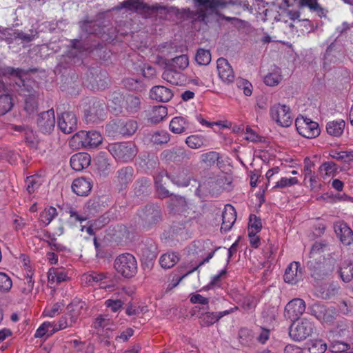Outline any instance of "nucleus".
<instances>
[{"label":"nucleus","instance_id":"6e6552de","mask_svg":"<svg viewBox=\"0 0 353 353\" xmlns=\"http://www.w3.org/2000/svg\"><path fill=\"white\" fill-rule=\"evenodd\" d=\"M271 118L281 127H289L292 123V117L290 108L279 103L271 107L270 110Z\"/></svg>","mask_w":353,"mask_h":353},{"label":"nucleus","instance_id":"e433bc0d","mask_svg":"<svg viewBox=\"0 0 353 353\" xmlns=\"http://www.w3.org/2000/svg\"><path fill=\"white\" fill-rule=\"evenodd\" d=\"M6 72L16 78L14 81L17 88L21 89V90H28V91H30L28 88H26V82L22 78V75L25 74V72L23 70L19 68L14 69L13 68L8 67L6 68Z\"/></svg>","mask_w":353,"mask_h":353},{"label":"nucleus","instance_id":"680f3d73","mask_svg":"<svg viewBox=\"0 0 353 353\" xmlns=\"http://www.w3.org/2000/svg\"><path fill=\"white\" fill-rule=\"evenodd\" d=\"M236 85L243 90L245 96H250L252 93V85L246 79L239 78L236 79Z\"/></svg>","mask_w":353,"mask_h":353},{"label":"nucleus","instance_id":"a878e982","mask_svg":"<svg viewBox=\"0 0 353 353\" xmlns=\"http://www.w3.org/2000/svg\"><path fill=\"white\" fill-rule=\"evenodd\" d=\"M230 313V310H225L219 312H207L203 313L199 317L200 324L203 327H209L217 322L223 316L229 314Z\"/></svg>","mask_w":353,"mask_h":353},{"label":"nucleus","instance_id":"58836bf2","mask_svg":"<svg viewBox=\"0 0 353 353\" xmlns=\"http://www.w3.org/2000/svg\"><path fill=\"white\" fill-rule=\"evenodd\" d=\"M168 115V109L163 105L154 106L150 113V120L152 123H159Z\"/></svg>","mask_w":353,"mask_h":353},{"label":"nucleus","instance_id":"dca6fc26","mask_svg":"<svg viewBox=\"0 0 353 353\" xmlns=\"http://www.w3.org/2000/svg\"><path fill=\"white\" fill-rule=\"evenodd\" d=\"M216 68L220 79L225 83H232L234 79V71L225 58H219L216 61Z\"/></svg>","mask_w":353,"mask_h":353},{"label":"nucleus","instance_id":"c756f323","mask_svg":"<svg viewBox=\"0 0 353 353\" xmlns=\"http://www.w3.org/2000/svg\"><path fill=\"white\" fill-rule=\"evenodd\" d=\"M166 68H172L177 71L185 70L189 65V59L187 55L182 54L173 59L167 60Z\"/></svg>","mask_w":353,"mask_h":353},{"label":"nucleus","instance_id":"bb28decb","mask_svg":"<svg viewBox=\"0 0 353 353\" xmlns=\"http://www.w3.org/2000/svg\"><path fill=\"white\" fill-rule=\"evenodd\" d=\"M72 189L79 196H86L90 192L92 185L90 181L85 178H77L72 182Z\"/></svg>","mask_w":353,"mask_h":353},{"label":"nucleus","instance_id":"13d9d810","mask_svg":"<svg viewBox=\"0 0 353 353\" xmlns=\"http://www.w3.org/2000/svg\"><path fill=\"white\" fill-rule=\"evenodd\" d=\"M332 158L339 161H343L344 162H351L353 161V152H333L330 154Z\"/></svg>","mask_w":353,"mask_h":353},{"label":"nucleus","instance_id":"473e14b6","mask_svg":"<svg viewBox=\"0 0 353 353\" xmlns=\"http://www.w3.org/2000/svg\"><path fill=\"white\" fill-rule=\"evenodd\" d=\"M345 123L343 120L332 121L326 124V131L332 137H339L342 135Z\"/></svg>","mask_w":353,"mask_h":353},{"label":"nucleus","instance_id":"e2e57ef3","mask_svg":"<svg viewBox=\"0 0 353 353\" xmlns=\"http://www.w3.org/2000/svg\"><path fill=\"white\" fill-rule=\"evenodd\" d=\"M281 81L279 72H270L264 77V83L268 86H275Z\"/></svg>","mask_w":353,"mask_h":353},{"label":"nucleus","instance_id":"a19ab883","mask_svg":"<svg viewBox=\"0 0 353 353\" xmlns=\"http://www.w3.org/2000/svg\"><path fill=\"white\" fill-rule=\"evenodd\" d=\"M179 260V256L174 252L163 254L159 260L161 266L164 269L172 268Z\"/></svg>","mask_w":353,"mask_h":353},{"label":"nucleus","instance_id":"6e6d98bb","mask_svg":"<svg viewBox=\"0 0 353 353\" xmlns=\"http://www.w3.org/2000/svg\"><path fill=\"white\" fill-rule=\"evenodd\" d=\"M95 161L98 171L102 174H107L110 166L108 160L103 156H99Z\"/></svg>","mask_w":353,"mask_h":353},{"label":"nucleus","instance_id":"f03ea898","mask_svg":"<svg viewBox=\"0 0 353 353\" xmlns=\"http://www.w3.org/2000/svg\"><path fill=\"white\" fill-rule=\"evenodd\" d=\"M108 150L117 161L123 163L131 161L137 154L135 144L129 141L109 144Z\"/></svg>","mask_w":353,"mask_h":353},{"label":"nucleus","instance_id":"774afa93","mask_svg":"<svg viewBox=\"0 0 353 353\" xmlns=\"http://www.w3.org/2000/svg\"><path fill=\"white\" fill-rule=\"evenodd\" d=\"M337 169L338 168L336 164L332 161L325 162L320 167V170L321 172L325 171V174L328 176L336 173Z\"/></svg>","mask_w":353,"mask_h":353},{"label":"nucleus","instance_id":"f257e3e1","mask_svg":"<svg viewBox=\"0 0 353 353\" xmlns=\"http://www.w3.org/2000/svg\"><path fill=\"white\" fill-rule=\"evenodd\" d=\"M138 129V123L135 120L129 119H117L110 121L105 126V131L110 137H130Z\"/></svg>","mask_w":353,"mask_h":353},{"label":"nucleus","instance_id":"6ab92c4d","mask_svg":"<svg viewBox=\"0 0 353 353\" xmlns=\"http://www.w3.org/2000/svg\"><path fill=\"white\" fill-rule=\"evenodd\" d=\"M334 231L341 241L346 245L353 243V231L345 222H339L334 225Z\"/></svg>","mask_w":353,"mask_h":353},{"label":"nucleus","instance_id":"9b49d317","mask_svg":"<svg viewBox=\"0 0 353 353\" xmlns=\"http://www.w3.org/2000/svg\"><path fill=\"white\" fill-rule=\"evenodd\" d=\"M305 310V303L303 299H294L285 306L284 316L291 321L298 320Z\"/></svg>","mask_w":353,"mask_h":353},{"label":"nucleus","instance_id":"7c9ffc66","mask_svg":"<svg viewBox=\"0 0 353 353\" xmlns=\"http://www.w3.org/2000/svg\"><path fill=\"white\" fill-rule=\"evenodd\" d=\"M162 78L172 85H181L184 81V76L176 70L168 68L162 74Z\"/></svg>","mask_w":353,"mask_h":353},{"label":"nucleus","instance_id":"9d476101","mask_svg":"<svg viewBox=\"0 0 353 353\" xmlns=\"http://www.w3.org/2000/svg\"><path fill=\"white\" fill-rule=\"evenodd\" d=\"M148 6L149 4L145 3L143 0H125L120 2L115 7V10L125 9L127 11L136 12L143 19H146Z\"/></svg>","mask_w":353,"mask_h":353},{"label":"nucleus","instance_id":"603ef678","mask_svg":"<svg viewBox=\"0 0 353 353\" xmlns=\"http://www.w3.org/2000/svg\"><path fill=\"white\" fill-rule=\"evenodd\" d=\"M195 60L199 65H207L211 61V54L209 50L200 48L197 50Z\"/></svg>","mask_w":353,"mask_h":353},{"label":"nucleus","instance_id":"c03bdc74","mask_svg":"<svg viewBox=\"0 0 353 353\" xmlns=\"http://www.w3.org/2000/svg\"><path fill=\"white\" fill-rule=\"evenodd\" d=\"M188 123L184 118L176 117L172 119L170 123V130L175 134H181L186 130Z\"/></svg>","mask_w":353,"mask_h":353},{"label":"nucleus","instance_id":"cd10ccee","mask_svg":"<svg viewBox=\"0 0 353 353\" xmlns=\"http://www.w3.org/2000/svg\"><path fill=\"white\" fill-rule=\"evenodd\" d=\"M81 31L90 35H99L105 39L103 34L105 33V26L101 27V25L92 21H83L81 26Z\"/></svg>","mask_w":353,"mask_h":353},{"label":"nucleus","instance_id":"7ed1b4c3","mask_svg":"<svg viewBox=\"0 0 353 353\" xmlns=\"http://www.w3.org/2000/svg\"><path fill=\"white\" fill-rule=\"evenodd\" d=\"M114 267L117 272L125 278H132L137 272V262L130 253L119 255L114 260Z\"/></svg>","mask_w":353,"mask_h":353},{"label":"nucleus","instance_id":"0eeeda50","mask_svg":"<svg viewBox=\"0 0 353 353\" xmlns=\"http://www.w3.org/2000/svg\"><path fill=\"white\" fill-rule=\"evenodd\" d=\"M295 125L299 134L307 139H313L321 133L318 123L303 116L295 120Z\"/></svg>","mask_w":353,"mask_h":353},{"label":"nucleus","instance_id":"ea45409f","mask_svg":"<svg viewBox=\"0 0 353 353\" xmlns=\"http://www.w3.org/2000/svg\"><path fill=\"white\" fill-rule=\"evenodd\" d=\"M338 272L341 279L344 282H350L353 278V263L345 261L339 268Z\"/></svg>","mask_w":353,"mask_h":353},{"label":"nucleus","instance_id":"79ce46f5","mask_svg":"<svg viewBox=\"0 0 353 353\" xmlns=\"http://www.w3.org/2000/svg\"><path fill=\"white\" fill-rule=\"evenodd\" d=\"M43 180L39 175L28 176L25 181V188L29 194L33 193L42 184Z\"/></svg>","mask_w":353,"mask_h":353},{"label":"nucleus","instance_id":"3c124183","mask_svg":"<svg viewBox=\"0 0 353 353\" xmlns=\"http://www.w3.org/2000/svg\"><path fill=\"white\" fill-rule=\"evenodd\" d=\"M81 308V306L79 307L78 305L73 303L69 304L67 306L66 316L69 317V319L70 320V325H74L77 322L78 316L80 314Z\"/></svg>","mask_w":353,"mask_h":353},{"label":"nucleus","instance_id":"09e8293b","mask_svg":"<svg viewBox=\"0 0 353 353\" xmlns=\"http://www.w3.org/2000/svg\"><path fill=\"white\" fill-rule=\"evenodd\" d=\"M13 107L12 97L9 94L0 95V116L5 115Z\"/></svg>","mask_w":353,"mask_h":353},{"label":"nucleus","instance_id":"5fc2aeb1","mask_svg":"<svg viewBox=\"0 0 353 353\" xmlns=\"http://www.w3.org/2000/svg\"><path fill=\"white\" fill-rule=\"evenodd\" d=\"M54 332L55 328L53 325L51 323L45 322L37 330L34 336L41 338L47 333H48V335H50Z\"/></svg>","mask_w":353,"mask_h":353},{"label":"nucleus","instance_id":"412c9836","mask_svg":"<svg viewBox=\"0 0 353 353\" xmlns=\"http://www.w3.org/2000/svg\"><path fill=\"white\" fill-rule=\"evenodd\" d=\"M134 177V170L132 166H124L117 172V182L121 189L125 188Z\"/></svg>","mask_w":353,"mask_h":353},{"label":"nucleus","instance_id":"de8ad7c7","mask_svg":"<svg viewBox=\"0 0 353 353\" xmlns=\"http://www.w3.org/2000/svg\"><path fill=\"white\" fill-rule=\"evenodd\" d=\"M38 108V100L37 95L35 93L30 94L25 99V111L30 114L37 110Z\"/></svg>","mask_w":353,"mask_h":353},{"label":"nucleus","instance_id":"a211bd4d","mask_svg":"<svg viewBox=\"0 0 353 353\" xmlns=\"http://www.w3.org/2000/svg\"><path fill=\"white\" fill-rule=\"evenodd\" d=\"M303 275V270L301 268V265L299 262H292L286 268L283 275L284 281L286 283L295 284L300 279Z\"/></svg>","mask_w":353,"mask_h":353},{"label":"nucleus","instance_id":"4468645a","mask_svg":"<svg viewBox=\"0 0 353 353\" xmlns=\"http://www.w3.org/2000/svg\"><path fill=\"white\" fill-rule=\"evenodd\" d=\"M37 125L43 133L51 132L55 126V117L53 109L40 113L37 119Z\"/></svg>","mask_w":353,"mask_h":353},{"label":"nucleus","instance_id":"c9c22d12","mask_svg":"<svg viewBox=\"0 0 353 353\" xmlns=\"http://www.w3.org/2000/svg\"><path fill=\"white\" fill-rule=\"evenodd\" d=\"M328 349L333 353H349L350 345L343 341L333 339L329 341Z\"/></svg>","mask_w":353,"mask_h":353},{"label":"nucleus","instance_id":"b1692460","mask_svg":"<svg viewBox=\"0 0 353 353\" xmlns=\"http://www.w3.org/2000/svg\"><path fill=\"white\" fill-rule=\"evenodd\" d=\"M90 41V39L85 37L84 34H81L79 39L70 41V46L78 52H91L94 50L96 44H92Z\"/></svg>","mask_w":353,"mask_h":353},{"label":"nucleus","instance_id":"bf43d9fd","mask_svg":"<svg viewBox=\"0 0 353 353\" xmlns=\"http://www.w3.org/2000/svg\"><path fill=\"white\" fill-rule=\"evenodd\" d=\"M12 285L10 276L4 272H0V292H8Z\"/></svg>","mask_w":353,"mask_h":353},{"label":"nucleus","instance_id":"338daca9","mask_svg":"<svg viewBox=\"0 0 353 353\" xmlns=\"http://www.w3.org/2000/svg\"><path fill=\"white\" fill-rule=\"evenodd\" d=\"M298 183V179L296 177L281 178L280 181L276 183L274 188H284L286 187L292 186Z\"/></svg>","mask_w":353,"mask_h":353},{"label":"nucleus","instance_id":"37998d69","mask_svg":"<svg viewBox=\"0 0 353 353\" xmlns=\"http://www.w3.org/2000/svg\"><path fill=\"white\" fill-rule=\"evenodd\" d=\"M87 134L85 148H97L102 143L103 137L99 132L96 130H91L87 132Z\"/></svg>","mask_w":353,"mask_h":353},{"label":"nucleus","instance_id":"052dcab7","mask_svg":"<svg viewBox=\"0 0 353 353\" xmlns=\"http://www.w3.org/2000/svg\"><path fill=\"white\" fill-rule=\"evenodd\" d=\"M30 34H27L21 30H14L12 34V36L14 39H19L24 42H30L34 39L35 35L33 34V31L30 30Z\"/></svg>","mask_w":353,"mask_h":353},{"label":"nucleus","instance_id":"49530a36","mask_svg":"<svg viewBox=\"0 0 353 353\" xmlns=\"http://www.w3.org/2000/svg\"><path fill=\"white\" fill-rule=\"evenodd\" d=\"M150 141L154 145L167 143L170 140V134L165 131H157L148 134Z\"/></svg>","mask_w":353,"mask_h":353},{"label":"nucleus","instance_id":"f704fd0d","mask_svg":"<svg viewBox=\"0 0 353 353\" xmlns=\"http://www.w3.org/2000/svg\"><path fill=\"white\" fill-rule=\"evenodd\" d=\"M168 179L178 186H188L190 183V176L183 169H179L174 174H170Z\"/></svg>","mask_w":353,"mask_h":353},{"label":"nucleus","instance_id":"2f4dec72","mask_svg":"<svg viewBox=\"0 0 353 353\" xmlns=\"http://www.w3.org/2000/svg\"><path fill=\"white\" fill-rule=\"evenodd\" d=\"M287 7L297 6L299 8L307 6L311 10L321 11L322 9L317 3V0H283Z\"/></svg>","mask_w":353,"mask_h":353},{"label":"nucleus","instance_id":"69168bd1","mask_svg":"<svg viewBox=\"0 0 353 353\" xmlns=\"http://www.w3.org/2000/svg\"><path fill=\"white\" fill-rule=\"evenodd\" d=\"M262 228L261 219L254 214L250 216L249 228L248 231H252L254 233H258Z\"/></svg>","mask_w":353,"mask_h":353},{"label":"nucleus","instance_id":"5701e85b","mask_svg":"<svg viewBox=\"0 0 353 353\" xmlns=\"http://www.w3.org/2000/svg\"><path fill=\"white\" fill-rule=\"evenodd\" d=\"M150 96L152 99L157 101L168 102L172 98L173 93L165 86L156 85L151 89Z\"/></svg>","mask_w":353,"mask_h":353},{"label":"nucleus","instance_id":"2eb2a0df","mask_svg":"<svg viewBox=\"0 0 353 353\" xmlns=\"http://www.w3.org/2000/svg\"><path fill=\"white\" fill-rule=\"evenodd\" d=\"M141 99L134 94H128L123 98L120 105V112L129 114H135L141 109Z\"/></svg>","mask_w":353,"mask_h":353},{"label":"nucleus","instance_id":"f8f14e48","mask_svg":"<svg viewBox=\"0 0 353 353\" xmlns=\"http://www.w3.org/2000/svg\"><path fill=\"white\" fill-rule=\"evenodd\" d=\"M57 123L59 128L65 134H70L77 128V119L72 112H62Z\"/></svg>","mask_w":353,"mask_h":353},{"label":"nucleus","instance_id":"0e129e2a","mask_svg":"<svg viewBox=\"0 0 353 353\" xmlns=\"http://www.w3.org/2000/svg\"><path fill=\"white\" fill-rule=\"evenodd\" d=\"M87 131L81 130L77 132L72 138V141L77 143L79 147L85 148L87 141Z\"/></svg>","mask_w":353,"mask_h":353},{"label":"nucleus","instance_id":"4c0bfd02","mask_svg":"<svg viewBox=\"0 0 353 353\" xmlns=\"http://www.w3.org/2000/svg\"><path fill=\"white\" fill-rule=\"evenodd\" d=\"M221 158L220 154L216 151H209L203 153L200 157L201 163L207 167H212L216 163L218 165Z\"/></svg>","mask_w":353,"mask_h":353},{"label":"nucleus","instance_id":"8fccbe9b","mask_svg":"<svg viewBox=\"0 0 353 353\" xmlns=\"http://www.w3.org/2000/svg\"><path fill=\"white\" fill-rule=\"evenodd\" d=\"M57 216V209L54 207H50L47 209H45L40 214V220L43 223L45 224V225H48Z\"/></svg>","mask_w":353,"mask_h":353},{"label":"nucleus","instance_id":"f3484780","mask_svg":"<svg viewBox=\"0 0 353 353\" xmlns=\"http://www.w3.org/2000/svg\"><path fill=\"white\" fill-rule=\"evenodd\" d=\"M207 17L204 10H191L189 8L179 9V13L176 18L180 20H190L192 23L196 22H205Z\"/></svg>","mask_w":353,"mask_h":353},{"label":"nucleus","instance_id":"4d7b16f0","mask_svg":"<svg viewBox=\"0 0 353 353\" xmlns=\"http://www.w3.org/2000/svg\"><path fill=\"white\" fill-rule=\"evenodd\" d=\"M85 282L89 285H92L93 283L99 282L107 278V276L104 273H99L96 272H92L90 274H84Z\"/></svg>","mask_w":353,"mask_h":353},{"label":"nucleus","instance_id":"864d4df0","mask_svg":"<svg viewBox=\"0 0 353 353\" xmlns=\"http://www.w3.org/2000/svg\"><path fill=\"white\" fill-rule=\"evenodd\" d=\"M309 346L310 353H324L328 345L323 340H314L310 342Z\"/></svg>","mask_w":353,"mask_h":353},{"label":"nucleus","instance_id":"4be33fe9","mask_svg":"<svg viewBox=\"0 0 353 353\" xmlns=\"http://www.w3.org/2000/svg\"><path fill=\"white\" fill-rule=\"evenodd\" d=\"M236 219V214L234 208L231 205H226L222 213V225L221 230L225 232L229 231Z\"/></svg>","mask_w":353,"mask_h":353},{"label":"nucleus","instance_id":"aec40b11","mask_svg":"<svg viewBox=\"0 0 353 353\" xmlns=\"http://www.w3.org/2000/svg\"><path fill=\"white\" fill-rule=\"evenodd\" d=\"M161 157L167 162H180L188 158L185 150L181 147H174L162 152Z\"/></svg>","mask_w":353,"mask_h":353},{"label":"nucleus","instance_id":"ddd939ff","mask_svg":"<svg viewBox=\"0 0 353 353\" xmlns=\"http://www.w3.org/2000/svg\"><path fill=\"white\" fill-rule=\"evenodd\" d=\"M195 6L197 7H203L207 10L215 12L219 8H225L228 4L241 6V0H230L228 2L225 0H194Z\"/></svg>","mask_w":353,"mask_h":353},{"label":"nucleus","instance_id":"20e7f679","mask_svg":"<svg viewBox=\"0 0 353 353\" xmlns=\"http://www.w3.org/2000/svg\"><path fill=\"white\" fill-rule=\"evenodd\" d=\"M141 225L143 228L150 230L156 226L162 219L160 207L154 204H148L139 212Z\"/></svg>","mask_w":353,"mask_h":353},{"label":"nucleus","instance_id":"a18cd8bd","mask_svg":"<svg viewBox=\"0 0 353 353\" xmlns=\"http://www.w3.org/2000/svg\"><path fill=\"white\" fill-rule=\"evenodd\" d=\"M185 143L192 149H199L207 146L206 139L201 135H190L185 139Z\"/></svg>","mask_w":353,"mask_h":353},{"label":"nucleus","instance_id":"393cba45","mask_svg":"<svg viewBox=\"0 0 353 353\" xmlns=\"http://www.w3.org/2000/svg\"><path fill=\"white\" fill-rule=\"evenodd\" d=\"M70 163L73 170L80 171L89 166L90 163V157L87 153H77L72 156Z\"/></svg>","mask_w":353,"mask_h":353},{"label":"nucleus","instance_id":"72a5a7b5","mask_svg":"<svg viewBox=\"0 0 353 353\" xmlns=\"http://www.w3.org/2000/svg\"><path fill=\"white\" fill-rule=\"evenodd\" d=\"M308 310L312 316H315L319 320L327 321L329 319L326 307L319 302L312 304L308 308Z\"/></svg>","mask_w":353,"mask_h":353},{"label":"nucleus","instance_id":"c85d7f7f","mask_svg":"<svg viewBox=\"0 0 353 353\" xmlns=\"http://www.w3.org/2000/svg\"><path fill=\"white\" fill-rule=\"evenodd\" d=\"M150 187V181L148 178L138 179L133 185L134 195L137 197H143L148 194Z\"/></svg>","mask_w":353,"mask_h":353},{"label":"nucleus","instance_id":"39448f33","mask_svg":"<svg viewBox=\"0 0 353 353\" xmlns=\"http://www.w3.org/2000/svg\"><path fill=\"white\" fill-rule=\"evenodd\" d=\"M106 117V105L103 100L91 99L84 110V118L87 123H98Z\"/></svg>","mask_w":353,"mask_h":353},{"label":"nucleus","instance_id":"1a4fd4ad","mask_svg":"<svg viewBox=\"0 0 353 353\" xmlns=\"http://www.w3.org/2000/svg\"><path fill=\"white\" fill-rule=\"evenodd\" d=\"M179 9L174 6H165L159 3L149 5L146 19H150L154 16H159L163 19H168L172 15L178 17Z\"/></svg>","mask_w":353,"mask_h":353},{"label":"nucleus","instance_id":"423d86ee","mask_svg":"<svg viewBox=\"0 0 353 353\" xmlns=\"http://www.w3.org/2000/svg\"><path fill=\"white\" fill-rule=\"evenodd\" d=\"M314 330L313 323L306 319L293 323L289 327V336L294 341H302L312 335Z\"/></svg>","mask_w":353,"mask_h":353}]
</instances>
